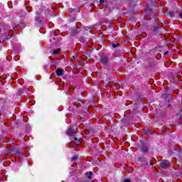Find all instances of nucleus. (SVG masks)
Segmentation results:
<instances>
[{"label":"nucleus","mask_w":182,"mask_h":182,"mask_svg":"<svg viewBox=\"0 0 182 182\" xmlns=\"http://www.w3.org/2000/svg\"><path fill=\"white\" fill-rule=\"evenodd\" d=\"M123 182H132V181L129 178H126L123 181Z\"/></svg>","instance_id":"a211bd4d"},{"label":"nucleus","mask_w":182,"mask_h":182,"mask_svg":"<svg viewBox=\"0 0 182 182\" xmlns=\"http://www.w3.org/2000/svg\"><path fill=\"white\" fill-rule=\"evenodd\" d=\"M80 33V28H75L71 31V36H76L77 33Z\"/></svg>","instance_id":"6e6552de"},{"label":"nucleus","mask_w":182,"mask_h":182,"mask_svg":"<svg viewBox=\"0 0 182 182\" xmlns=\"http://www.w3.org/2000/svg\"><path fill=\"white\" fill-rule=\"evenodd\" d=\"M53 41H55V39H56V38H53Z\"/></svg>","instance_id":"c756f323"},{"label":"nucleus","mask_w":182,"mask_h":182,"mask_svg":"<svg viewBox=\"0 0 182 182\" xmlns=\"http://www.w3.org/2000/svg\"><path fill=\"white\" fill-rule=\"evenodd\" d=\"M181 112H182V108L181 109Z\"/></svg>","instance_id":"473e14b6"},{"label":"nucleus","mask_w":182,"mask_h":182,"mask_svg":"<svg viewBox=\"0 0 182 182\" xmlns=\"http://www.w3.org/2000/svg\"><path fill=\"white\" fill-rule=\"evenodd\" d=\"M0 85H2V81L0 80Z\"/></svg>","instance_id":"cd10ccee"},{"label":"nucleus","mask_w":182,"mask_h":182,"mask_svg":"<svg viewBox=\"0 0 182 182\" xmlns=\"http://www.w3.org/2000/svg\"><path fill=\"white\" fill-rule=\"evenodd\" d=\"M66 134L67 136H69L70 140L71 141H77V146H78V144H80V139L76 137V131H75L73 129L69 128L68 129H67Z\"/></svg>","instance_id":"f03ea898"},{"label":"nucleus","mask_w":182,"mask_h":182,"mask_svg":"<svg viewBox=\"0 0 182 182\" xmlns=\"http://www.w3.org/2000/svg\"><path fill=\"white\" fill-rule=\"evenodd\" d=\"M100 4H105V0H100Z\"/></svg>","instance_id":"412c9836"},{"label":"nucleus","mask_w":182,"mask_h":182,"mask_svg":"<svg viewBox=\"0 0 182 182\" xmlns=\"http://www.w3.org/2000/svg\"><path fill=\"white\" fill-rule=\"evenodd\" d=\"M53 44L55 46V45H58V42L57 41L53 42Z\"/></svg>","instance_id":"5701e85b"},{"label":"nucleus","mask_w":182,"mask_h":182,"mask_svg":"<svg viewBox=\"0 0 182 182\" xmlns=\"http://www.w3.org/2000/svg\"><path fill=\"white\" fill-rule=\"evenodd\" d=\"M85 176L87 178V179L89 180V181H90V180H92V176H93V172H92V171L86 172Z\"/></svg>","instance_id":"1a4fd4ad"},{"label":"nucleus","mask_w":182,"mask_h":182,"mask_svg":"<svg viewBox=\"0 0 182 182\" xmlns=\"http://www.w3.org/2000/svg\"><path fill=\"white\" fill-rule=\"evenodd\" d=\"M77 107H80V106H77Z\"/></svg>","instance_id":"2f4dec72"},{"label":"nucleus","mask_w":182,"mask_h":182,"mask_svg":"<svg viewBox=\"0 0 182 182\" xmlns=\"http://www.w3.org/2000/svg\"><path fill=\"white\" fill-rule=\"evenodd\" d=\"M138 161H139V163L142 164L143 166H148L149 165V161H147V159L144 156L138 157Z\"/></svg>","instance_id":"423d86ee"},{"label":"nucleus","mask_w":182,"mask_h":182,"mask_svg":"<svg viewBox=\"0 0 182 182\" xmlns=\"http://www.w3.org/2000/svg\"><path fill=\"white\" fill-rule=\"evenodd\" d=\"M100 63H101V65H103V66H106V65H109V56L106 55H101L100 58Z\"/></svg>","instance_id":"7ed1b4c3"},{"label":"nucleus","mask_w":182,"mask_h":182,"mask_svg":"<svg viewBox=\"0 0 182 182\" xmlns=\"http://www.w3.org/2000/svg\"><path fill=\"white\" fill-rule=\"evenodd\" d=\"M167 16L169 18H174V11H168L166 13Z\"/></svg>","instance_id":"9b49d317"},{"label":"nucleus","mask_w":182,"mask_h":182,"mask_svg":"<svg viewBox=\"0 0 182 182\" xmlns=\"http://www.w3.org/2000/svg\"><path fill=\"white\" fill-rule=\"evenodd\" d=\"M60 52V48H58L53 51V55H58V53H59Z\"/></svg>","instance_id":"4468645a"},{"label":"nucleus","mask_w":182,"mask_h":182,"mask_svg":"<svg viewBox=\"0 0 182 182\" xmlns=\"http://www.w3.org/2000/svg\"><path fill=\"white\" fill-rule=\"evenodd\" d=\"M80 42H83V41L80 40Z\"/></svg>","instance_id":"7c9ffc66"},{"label":"nucleus","mask_w":182,"mask_h":182,"mask_svg":"<svg viewBox=\"0 0 182 182\" xmlns=\"http://www.w3.org/2000/svg\"><path fill=\"white\" fill-rule=\"evenodd\" d=\"M79 159V155H75L71 158V160H73V161H76V160H77Z\"/></svg>","instance_id":"2eb2a0df"},{"label":"nucleus","mask_w":182,"mask_h":182,"mask_svg":"<svg viewBox=\"0 0 182 182\" xmlns=\"http://www.w3.org/2000/svg\"><path fill=\"white\" fill-rule=\"evenodd\" d=\"M178 16L181 18V19H182V11L178 13Z\"/></svg>","instance_id":"6ab92c4d"},{"label":"nucleus","mask_w":182,"mask_h":182,"mask_svg":"<svg viewBox=\"0 0 182 182\" xmlns=\"http://www.w3.org/2000/svg\"><path fill=\"white\" fill-rule=\"evenodd\" d=\"M149 148L147 146L143 145L140 146V151H141V153H144V154L149 153Z\"/></svg>","instance_id":"0eeeda50"},{"label":"nucleus","mask_w":182,"mask_h":182,"mask_svg":"<svg viewBox=\"0 0 182 182\" xmlns=\"http://www.w3.org/2000/svg\"><path fill=\"white\" fill-rule=\"evenodd\" d=\"M9 151L11 154H15L16 157H18V159H21V157H23L24 156L23 149H22V146L19 145H15L11 147Z\"/></svg>","instance_id":"f257e3e1"},{"label":"nucleus","mask_w":182,"mask_h":182,"mask_svg":"<svg viewBox=\"0 0 182 182\" xmlns=\"http://www.w3.org/2000/svg\"><path fill=\"white\" fill-rule=\"evenodd\" d=\"M153 164H154L153 162H150L151 166H153Z\"/></svg>","instance_id":"bb28decb"},{"label":"nucleus","mask_w":182,"mask_h":182,"mask_svg":"<svg viewBox=\"0 0 182 182\" xmlns=\"http://www.w3.org/2000/svg\"><path fill=\"white\" fill-rule=\"evenodd\" d=\"M18 26H19L20 28H25V23H21L19 24H16L14 28H18Z\"/></svg>","instance_id":"ddd939ff"},{"label":"nucleus","mask_w":182,"mask_h":182,"mask_svg":"<svg viewBox=\"0 0 182 182\" xmlns=\"http://www.w3.org/2000/svg\"><path fill=\"white\" fill-rule=\"evenodd\" d=\"M159 166L161 167V168L166 169L167 167H168V166H170V161L167 159H164L160 162Z\"/></svg>","instance_id":"20e7f679"},{"label":"nucleus","mask_w":182,"mask_h":182,"mask_svg":"<svg viewBox=\"0 0 182 182\" xmlns=\"http://www.w3.org/2000/svg\"><path fill=\"white\" fill-rule=\"evenodd\" d=\"M57 76H63V70L61 68H58L55 71Z\"/></svg>","instance_id":"9d476101"},{"label":"nucleus","mask_w":182,"mask_h":182,"mask_svg":"<svg viewBox=\"0 0 182 182\" xmlns=\"http://www.w3.org/2000/svg\"><path fill=\"white\" fill-rule=\"evenodd\" d=\"M139 100L141 103V98H139Z\"/></svg>","instance_id":"a878e982"},{"label":"nucleus","mask_w":182,"mask_h":182,"mask_svg":"<svg viewBox=\"0 0 182 182\" xmlns=\"http://www.w3.org/2000/svg\"><path fill=\"white\" fill-rule=\"evenodd\" d=\"M166 55H168V51L165 52L164 56H166Z\"/></svg>","instance_id":"4be33fe9"},{"label":"nucleus","mask_w":182,"mask_h":182,"mask_svg":"<svg viewBox=\"0 0 182 182\" xmlns=\"http://www.w3.org/2000/svg\"><path fill=\"white\" fill-rule=\"evenodd\" d=\"M112 48L116 49V48H117V46L116 44H114V43H112Z\"/></svg>","instance_id":"aec40b11"},{"label":"nucleus","mask_w":182,"mask_h":182,"mask_svg":"<svg viewBox=\"0 0 182 182\" xmlns=\"http://www.w3.org/2000/svg\"><path fill=\"white\" fill-rule=\"evenodd\" d=\"M81 112H82L83 116H85V114L89 112V109H87V107L82 108Z\"/></svg>","instance_id":"f8f14e48"},{"label":"nucleus","mask_w":182,"mask_h":182,"mask_svg":"<svg viewBox=\"0 0 182 182\" xmlns=\"http://www.w3.org/2000/svg\"><path fill=\"white\" fill-rule=\"evenodd\" d=\"M107 70H108V72H112V69H109V68H106Z\"/></svg>","instance_id":"b1692460"},{"label":"nucleus","mask_w":182,"mask_h":182,"mask_svg":"<svg viewBox=\"0 0 182 182\" xmlns=\"http://www.w3.org/2000/svg\"><path fill=\"white\" fill-rule=\"evenodd\" d=\"M159 29H160V27H159L158 25H156V26L154 27L153 31H154V32H157V31H159Z\"/></svg>","instance_id":"dca6fc26"},{"label":"nucleus","mask_w":182,"mask_h":182,"mask_svg":"<svg viewBox=\"0 0 182 182\" xmlns=\"http://www.w3.org/2000/svg\"><path fill=\"white\" fill-rule=\"evenodd\" d=\"M151 4H153V2H154L153 0H151Z\"/></svg>","instance_id":"c85d7f7f"},{"label":"nucleus","mask_w":182,"mask_h":182,"mask_svg":"<svg viewBox=\"0 0 182 182\" xmlns=\"http://www.w3.org/2000/svg\"><path fill=\"white\" fill-rule=\"evenodd\" d=\"M116 46H117H117H121V44L120 43H117Z\"/></svg>","instance_id":"393cba45"},{"label":"nucleus","mask_w":182,"mask_h":182,"mask_svg":"<svg viewBox=\"0 0 182 182\" xmlns=\"http://www.w3.org/2000/svg\"><path fill=\"white\" fill-rule=\"evenodd\" d=\"M82 124L83 126H87V124H89V121H82Z\"/></svg>","instance_id":"f3484780"},{"label":"nucleus","mask_w":182,"mask_h":182,"mask_svg":"<svg viewBox=\"0 0 182 182\" xmlns=\"http://www.w3.org/2000/svg\"><path fill=\"white\" fill-rule=\"evenodd\" d=\"M12 36L8 35V33H4L1 35V38L0 39V42H8L9 39H11Z\"/></svg>","instance_id":"39448f33"}]
</instances>
